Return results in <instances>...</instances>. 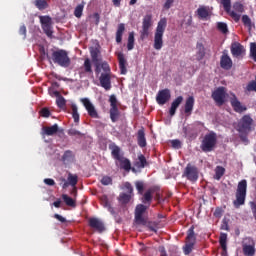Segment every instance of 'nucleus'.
<instances>
[{
  "label": "nucleus",
  "mask_w": 256,
  "mask_h": 256,
  "mask_svg": "<svg viewBox=\"0 0 256 256\" xmlns=\"http://www.w3.org/2000/svg\"><path fill=\"white\" fill-rule=\"evenodd\" d=\"M165 29H167V18H161L154 33L153 47L156 51L163 49V35H165Z\"/></svg>",
  "instance_id": "obj_1"
},
{
  "label": "nucleus",
  "mask_w": 256,
  "mask_h": 256,
  "mask_svg": "<svg viewBox=\"0 0 256 256\" xmlns=\"http://www.w3.org/2000/svg\"><path fill=\"white\" fill-rule=\"evenodd\" d=\"M47 57L56 65L64 67V69H67L71 65V58H69V54L63 49L53 51L51 57L49 58V55Z\"/></svg>",
  "instance_id": "obj_2"
},
{
  "label": "nucleus",
  "mask_w": 256,
  "mask_h": 256,
  "mask_svg": "<svg viewBox=\"0 0 256 256\" xmlns=\"http://www.w3.org/2000/svg\"><path fill=\"white\" fill-rule=\"evenodd\" d=\"M109 149L111 150V155L113 159H115V161H118V163L120 164V169H124V171H129L131 169V160L121 155V148L113 144L109 146Z\"/></svg>",
  "instance_id": "obj_3"
},
{
  "label": "nucleus",
  "mask_w": 256,
  "mask_h": 256,
  "mask_svg": "<svg viewBox=\"0 0 256 256\" xmlns=\"http://www.w3.org/2000/svg\"><path fill=\"white\" fill-rule=\"evenodd\" d=\"M217 147V133L210 131L201 141L200 149L203 153H211Z\"/></svg>",
  "instance_id": "obj_4"
},
{
  "label": "nucleus",
  "mask_w": 256,
  "mask_h": 256,
  "mask_svg": "<svg viewBox=\"0 0 256 256\" xmlns=\"http://www.w3.org/2000/svg\"><path fill=\"white\" fill-rule=\"evenodd\" d=\"M245 199H247V180L243 179L238 183L236 189V199L233 201L234 207L239 209L241 205H245Z\"/></svg>",
  "instance_id": "obj_5"
},
{
  "label": "nucleus",
  "mask_w": 256,
  "mask_h": 256,
  "mask_svg": "<svg viewBox=\"0 0 256 256\" xmlns=\"http://www.w3.org/2000/svg\"><path fill=\"white\" fill-rule=\"evenodd\" d=\"M195 243H197V234L195 233V226L192 225L187 230L186 244L183 247L184 255H191Z\"/></svg>",
  "instance_id": "obj_6"
},
{
  "label": "nucleus",
  "mask_w": 256,
  "mask_h": 256,
  "mask_svg": "<svg viewBox=\"0 0 256 256\" xmlns=\"http://www.w3.org/2000/svg\"><path fill=\"white\" fill-rule=\"evenodd\" d=\"M182 177H186L188 181L195 183L199 179V168L191 163L187 164Z\"/></svg>",
  "instance_id": "obj_7"
},
{
  "label": "nucleus",
  "mask_w": 256,
  "mask_h": 256,
  "mask_svg": "<svg viewBox=\"0 0 256 256\" xmlns=\"http://www.w3.org/2000/svg\"><path fill=\"white\" fill-rule=\"evenodd\" d=\"M153 27V15L146 14L142 20V31H140V39L144 41L149 37V29Z\"/></svg>",
  "instance_id": "obj_8"
},
{
  "label": "nucleus",
  "mask_w": 256,
  "mask_h": 256,
  "mask_svg": "<svg viewBox=\"0 0 256 256\" xmlns=\"http://www.w3.org/2000/svg\"><path fill=\"white\" fill-rule=\"evenodd\" d=\"M253 125V118L250 115H244L238 122L239 133H251V127Z\"/></svg>",
  "instance_id": "obj_9"
},
{
  "label": "nucleus",
  "mask_w": 256,
  "mask_h": 256,
  "mask_svg": "<svg viewBox=\"0 0 256 256\" xmlns=\"http://www.w3.org/2000/svg\"><path fill=\"white\" fill-rule=\"evenodd\" d=\"M41 27L47 37H53V20L50 16H39Z\"/></svg>",
  "instance_id": "obj_10"
},
{
  "label": "nucleus",
  "mask_w": 256,
  "mask_h": 256,
  "mask_svg": "<svg viewBox=\"0 0 256 256\" xmlns=\"http://www.w3.org/2000/svg\"><path fill=\"white\" fill-rule=\"evenodd\" d=\"M227 97V90L225 87H218L215 91L212 92V99L215 101L216 105H225V99Z\"/></svg>",
  "instance_id": "obj_11"
},
{
  "label": "nucleus",
  "mask_w": 256,
  "mask_h": 256,
  "mask_svg": "<svg viewBox=\"0 0 256 256\" xmlns=\"http://www.w3.org/2000/svg\"><path fill=\"white\" fill-rule=\"evenodd\" d=\"M149 209V206L145 204H138L135 208V222L137 225H147V220L143 217L145 211Z\"/></svg>",
  "instance_id": "obj_12"
},
{
  "label": "nucleus",
  "mask_w": 256,
  "mask_h": 256,
  "mask_svg": "<svg viewBox=\"0 0 256 256\" xmlns=\"http://www.w3.org/2000/svg\"><path fill=\"white\" fill-rule=\"evenodd\" d=\"M242 251L245 256H255V241L252 238H245L242 242Z\"/></svg>",
  "instance_id": "obj_13"
},
{
  "label": "nucleus",
  "mask_w": 256,
  "mask_h": 256,
  "mask_svg": "<svg viewBox=\"0 0 256 256\" xmlns=\"http://www.w3.org/2000/svg\"><path fill=\"white\" fill-rule=\"evenodd\" d=\"M220 1L224 7V11L231 17V19H233V21H235V23H239V21H241V15L231 10V0Z\"/></svg>",
  "instance_id": "obj_14"
},
{
  "label": "nucleus",
  "mask_w": 256,
  "mask_h": 256,
  "mask_svg": "<svg viewBox=\"0 0 256 256\" xmlns=\"http://www.w3.org/2000/svg\"><path fill=\"white\" fill-rule=\"evenodd\" d=\"M78 75L80 79L87 77V75H93V64H91V59L86 58L84 60L83 67L80 68Z\"/></svg>",
  "instance_id": "obj_15"
},
{
  "label": "nucleus",
  "mask_w": 256,
  "mask_h": 256,
  "mask_svg": "<svg viewBox=\"0 0 256 256\" xmlns=\"http://www.w3.org/2000/svg\"><path fill=\"white\" fill-rule=\"evenodd\" d=\"M81 103H83L88 115L92 117V119H99V113H97L95 106L88 98H82Z\"/></svg>",
  "instance_id": "obj_16"
},
{
  "label": "nucleus",
  "mask_w": 256,
  "mask_h": 256,
  "mask_svg": "<svg viewBox=\"0 0 256 256\" xmlns=\"http://www.w3.org/2000/svg\"><path fill=\"white\" fill-rule=\"evenodd\" d=\"M169 99H171V90L167 88L160 90L156 96V101L158 105H165V103H167Z\"/></svg>",
  "instance_id": "obj_17"
},
{
  "label": "nucleus",
  "mask_w": 256,
  "mask_h": 256,
  "mask_svg": "<svg viewBox=\"0 0 256 256\" xmlns=\"http://www.w3.org/2000/svg\"><path fill=\"white\" fill-rule=\"evenodd\" d=\"M88 224L92 229H96L98 233H103V231H105V224H103L99 218H90Z\"/></svg>",
  "instance_id": "obj_18"
},
{
  "label": "nucleus",
  "mask_w": 256,
  "mask_h": 256,
  "mask_svg": "<svg viewBox=\"0 0 256 256\" xmlns=\"http://www.w3.org/2000/svg\"><path fill=\"white\" fill-rule=\"evenodd\" d=\"M230 103H231V106L234 109L235 113H243L247 110V107L243 106L241 104V101H239V99H237V96H235V94L230 99Z\"/></svg>",
  "instance_id": "obj_19"
},
{
  "label": "nucleus",
  "mask_w": 256,
  "mask_h": 256,
  "mask_svg": "<svg viewBox=\"0 0 256 256\" xmlns=\"http://www.w3.org/2000/svg\"><path fill=\"white\" fill-rule=\"evenodd\" d=\"M157 191L156 187L149 188L142 196L141 201L144 205L148 207L151 206V202L153 201V193Z\"/></svg>",
  "instance_id": "obj_20"
},
{
  "label": "nucleus",
  "mask_w": 256,
  "mask_h": 256,
  "mask_svg": "<svg viewBox=\"0 0 256 256\" xmlns=\"http://www.w3.org/2000/svg\"><path fill=\"white\" fill-rule=\"evenodd\" d=\"M205 55H207V49L205 48V44L203 42L196 43V60L203 61L205 59Z\"/></svg>",
  "instance_id": "obj_21"
},
{
  "label": "nucleus",
  "mask_w": 256,
  "mask_h": 256,
  "mask_svg": "<svg viewBox=\"0 0 256 256\" xmlns=\"http://www.w3.org/2000/svg\"><path fill=\"white\" fill-rule=\"evenodd\" d=\"M220 67L225 69V71H229L231 67H233V60L227 54H223L220 58Z\"/></svg>",
  "instance_id": "obj_22"
},
{
  "label": "nucleus",
  "mask_w": 256,
  "mask_h": 256,
  "mask_svg": "<svg viewBox=\"0 0 256 256\" xmlns=\"http://www.w3.org/2000/svg\"><path fill=\"white\" fill-rule=\"evenodd\" d=\"M99 81L103 89H105L106 91H109L111 89V74H101Z\"/></svg>",
  "instance_id": "obj_23"
},
{
  "label": "nucleus",
  "mask_w": 256,
  "mask_h": 256,
  "mask_svg": "<svg viewBox=\"0 0 256 256\" xmlns=\"http://www.w3.org/2000/svg\"><path fill=\"white\" fill-rule=\"evenodd\" d=\"M231 53H232L233 57H241V55H243V53H245V47H243V45H241V43L234 42L231 45Z\"/></svg>",
  "instance_id": "obj_24"
},
{
  "label": "nucleus",
  "mask_w": 256,
  "mask_h": 256,
  "mask_svg": "<svg viewBox=\"0 0 256 256\" xmlns=\"http://www.w3.org/2000/svg\"><path fill=\"white\" fill-rule=\"evenodd\" d=\"M117 57L121 75H127V60L125 59V54H123V52H120L118 53Z\"/></svg>",
  "instance_id": "obj_25"
},
{
  "label": "nucleus",
  "mask_w": 256,
  "mask_h": 256,
  "mask_svg": "<svg viewBox=\"0 0 256 256\" xmlns=\"http://www.w3.org/2000/svg\"><path fill=\"white\" fill-rule=\"evenodd\" d=\"M56 133H59L58 124H54L52 126H44L42 128V135H47L48 137H52L53 135H56Z\"/></svg>",
  "instance_id": "obj_26"
},
{
  "label": "nucleus",
  "mask_w": 256,
  "mask_h": 256,
  "mask_svg": "<svg viewBox=\"0 0 256 256\" xmlns=\"http://www.w3.org/2000/svg\"><path fill=\"white\" fill-rule=\"evenodd\" d=\"M193 107H195V98L193 96H189L186 99V102L184 105V113L186 115H191V113H193Z\"/></svg>",
  "instance_id": "obj_27"
},
{
  "label": "nucleus",
  "mask_w": 256,
  "mask_h": 256,
  "mask_svg": "<svg viewBox=\"0 0 256 256\" xmlns=\"http://www.w3.org/2000/svg\"><path fill=\"white\" fill-rule=\"evenodd\" d=\"M137 143L141 149L147 147V138H145V129L141 128L137 132Z\"/></svg>",
  "instance_id": "obj_28"
},
{
  "label": "nucleus",
  "mask_w": 256,
  "mask_h": 256,
  "mask_svg": "<svg viewBox=\"0 0 256 256\" xmlns=\"http://www.w3.org/2000/svg\"><path fill=\"white\" fill-rule=\"evenodd\" d=\"M134 167H136V169H145V167H149V162L147 161V158H145V155H138L137 160L134 162Z\"/></svg>",
  "instance_id": "obj_29"
},
{
  "label": "nucleus",
  "mask_w": 256,
  "mask_h": 256,
  "mask_svg": "<svg viewBox=\"0 0 256 256\" xmlns=\"http://www.w3.org/2000/svg\"><path fill=\"white\" fill-rule=\"evenodd\" d=\"M181 103H183V96H178L176 99L173 100L169 110L170 117L175 116V113H177V108L179 107V105H181Z\"/></svg>",
  "instance_id": "obj_30"
},
{
  "label": "nucleus",
  "mask_w": 256,
  "mask_h": 256,
  "mask_svg": "<svg viewBox=\"0 0 256 256\" xmlns=\"http://www.w3.org/2000/svg\"><path fill=\"white\" fill-rule=\"evenodd\" d=\"M219 244L222 248L221 256H227V233L220 234Z\"/></svg>",
  "instance_id": "obj_31"
},
{
  "label": "nucleus",
  "mask_w": 256,
  "mask_h": 256,
  "mask_svg": "<svg viewBox=\"0 0 256 256\" xmlns=\"http://www.w3.org/2000/svg\"><path fill=\"white\" fill-rule=\"evenodd\" d=\"M197 15L200 19H207L209 17V7L207 6H200L197 9Z\"/></svg>",
  "instance_id": "obj_32"
},
{
  "label": "nucleus",
  "mask_w": 256,
  "mask_h": 256,
  "mask_svg": "<svg viewBox=\"0 0 256 256\" xmlns=\"http://www.w3.org/2000/svg\"><path fill=\"white\" fill-rule=\"evenodd\" d=\"M123 33H125V24L120 23L116 31V43L123 41Z\"/></svg>",
  "instance_id": "obj_33"
},
{
  "label": "nucleus",
  "mask_w": 256,
  "mask_h": 256,
  "mask_svg": "<svg viewBox=\"0 0 256 256\" xmlns=\"http://www.w3.org/2000/svg\"><path fill=\"white\" fill-rule=\"evenodd\" d=\"M121 113L119 112V108H110V119L112 123H117L119 121Z\"/></svg>",
  "instance_id": "obj_34"
},
{
  "label": "nucleus",
  "mask_w": 256,
  "mask_h": 256,
  "mask_svg": "<svg viewBox=\"0 0 256 256\" xmlns=\"http://www.w3.org/2000/svg\"><path fill=\"white\" fill-rule=\"evenodd\" d=\"M242 23L244 27L248 29V31H251L253 29V21H251V18L248 15H243L242 16Z\"/></svg>",
  "instance_id": "obj_35"
},
{
  "label": "nucleus",
  "mask_w": 256,
  "mask_h": 256,
  "mask_svg": "<svg viewBox=\"0 0 256 256\" xmlns=\"http://www.w3.org/2000/svg\"><path fill=\"white\" fill-rule=\"evenodd\" d=\"M135 47V32H130L128 36L127 49L128 51H133Z\"/></svg>",
  "instance_id": "obj_36"
},
{
  "label": "nucleus",
  "mask_w": 256,
  "mask_h": 256,
  "mask_svg": "<svg viewBox=\"0 0 256 256\" xmlns=\"http://www.w3.org/2000/svg\"><path fill=\"white\" fill-rule=\"evenodd\" d=\"M75 155H73V151L66 150L62 156L63 163H69L70 161H73Z\"/></svg>",
  "instance_id": "obj_37"
},
{
  "label": "nucleus",
  "mask_w": 256,
  "mask_h": 256,
  "mask_svg": "<svg viewBox=\"0 0 256 256\" xmlns=\"http://www.w3.org/2000/svg\"><path fill=\"white\" fill-rule=\"evenodd\" d=\"M34 5L39 9V11H43L49 7L47 0H35Z\"/></svg>",
  "instance_id": "obj_38"
},
{
  "label": "nucleus",
  "mask_w": 256,
  "mask_h": 256,
  "mask_svg": "<svg viewBox=\"0 0 256 256\" xmlns=\"http://www.w3.org/2000/svg\"><path fill=\"white\" fill-rule=\"evenodd\" d=\"M225 175V168L222 166H217L215 168V176L214 179H216V181L221 180V177H223Z\"/></svg>",
  "instance_id": "obj_39"
},
{
  "label": "nucleus",
  "mask_w": 256,
  "mask_h": 256,
  "mask_svg": "<svg viewBox=\"0 0 256 256\" xmlns=\"http://www.w3.org/2000/svg\"><path fill=\"white\" fill-rule=\"evenodd\" d=\"M78 181H79V177L76 174L75 175L71 173L68 174V183L69 185H71V187H75Z\"/></svg>",
  "instance_id": "obj_40"
},
{
  "label": "nucleus",
  "mask_w": 256,
  "mask_h": 256,
  "mask_svg": "<svg viewBox=\"0 0 256 256\" xmlns=\"http://www.w3.org/2000/svg\"><path fill=\"white\" fill-rule=\"evenodd\" d=\"M217 29L218 31H220V33H223L224 35H227V33H229V28L227 27V24L225 22H218Z\"/></svg>",
  "instance_id": "obj_41"
},
{
  "label": "nucleus",
  "mask_w": 256,
  "mask_h": 256,
  "mask_svg": "<svg viewBox=\"0 0 256 256\" xmlns=\"http://www.w3.org/2000/svg\"><path fill=\"white\" fill-rule=\"evenodd\" d=\"M62 199L68 207H75V200H73V198L69 197L67 194H63Z\"/></svg>",
  "instance_id": "obj_42"
},
{
  "label": "nucleus",
  "mask_w": 256,
  "mask_h": 256,
  "mask_svg": "<svg viewBox=\"0 0 256 256\" xmlns=\"http://www.w3.org/2000/svg\"><path fill=\"white\" fill-rule=\"evenodd\" d=\"M233 9H234V13H237V15H240V17H241V13L245 11L243 4H241L240 2L234 3Z\"/></svg>",
  "instance_id": "obj_43"
},
{
  "label": "nucleus",
  "mask_w": 256,
  "mask_h": 256,
  "mask_svg": "<svg viewBox=\"0 0 256 256\" xmlns=\"http://www.w3.org/2000/svg\"><path fill=\"white\" fill-rule=\"evenodd\" d=\"M71 109H72V117L74 119V123H79L80 116L77 109V105L72 104Z\"/></svg>",
  "instance_id": "obj_44"
},
{
  "label": "nucleus",
  "mask_w": 256,
  "mask_h": 256,
  "mask_svg": "<svg viewBox=\"0 0 256 256\" xmlns=\"http://www.w3.org/2000/svg\"><path fill=\"white\" fill-rule=\"evenodd\" d=\"M131 195L132 194H126V193H121L119 195V201L123 203V205H127L129 201H131Z\"/></svg>",
  "instance_id": "obj_45"
},
{
  "label": "nucleus",
  "mask_w": 256,
  "mask_h": 256,
  "mask_svg": "<svg viewBox=\"0 0 256 256\" xmlns=\"http://www.w3.org/2000/svg\"><path fill=\"white\" fill-rule=\"evenodd\" d=\"M56 105L59 107V109H65L67 100H65V97L60 96L59 98H56Z\"/></svg>",
  "instance_id": "obj_46"
},
{
  "label": "nucleus",
  "mask_w": 256,
  "mask_h": 256,
  "mask_svg": "<svg viewBox=\"0 0 256 256\" xmlns=\"http://www.w3.org/2000/svg\"><path fill=\"white\" fill-rule=\"evenodd\" d=\"M83 9H84L83 4H79L76 6L74 10V15L77 17V19H81V17L83 16Z\"/></svg>",
  "instance_id": "obj_47"
},
{
  "label": "nucleus",
  "mask_w": 256,
  "mask_h": 256,
  "mask_svg": "<svg viewBox=\"0 0 256 256\" xmlns=\"http://www.w3.org/2000/svg\"><path fill=\"white\" fill-rule=\"evenodd\" d=\"M102 71H104L101 75H111V67L109 66V63L103 62L100 65Z\"/></svg>",
  "instance_id": "obj_48"
},
{
  "label": "nucleus",
  "mask_w": 256,
  "mask_h": 256,
  "mask_svg": "<svg viewBox=\"0 0 256 256\" xmlns=\"http://www.w3.org/2000/svg\"><path fill=\"white\" fill-rule=\"evenodd\" d=\"M91 59L93 63L99 62V49L95 48L90 51Z\"/></svg>",
  "instance_id": "obj_49"
},
{
  "label": "nucleus",
  "mask_w": 256,
  "mask_h": 256,
  "mask_svg": "<svg viewBox=\"0 0 256 256\" xmlns=\"http://www.w3.org/2000/svg\"><path fill=\"white\" fill-rule=\"evenodd\" d=\"M135 187L138 191V194L143 195V191H145V184L143 183V181H136Z\"/></svg>",
  "instance_id": "obj_50"
},
{
  "label": "nucleus",
  "mask_w": 256,
  "mask_h": 256,
  "mask_svg": "<svg viewBox=\"0 0 256 256\" xmlns=\"http://www.w3.org/2000/svg\"><path fill=\"white\" fill-rule=\"evenodd\" d=\"M250 57L253 59V61L256 62V43L252 42L250 44Z\"/></svg>",
  "instance_id": "obj_51"
},
{
  "label": "nucleus",
  "mask_w": 256,
  "mask_h": 256,
  "mask_svg": "<svg viewBox=\"0 0 256 256\" xmlns=\"http://www.w3.org/2000/svg\"><path fill=\"white\" fill-rule=\"evenodd\" d=\"M39 113L45 119L51 117V110H49L47 107L42 108Z\"/></svg>",
  "instance_id": "obj_52"
},
{
  "label": "nucleus",
  "mask_w": 256,
  "mask_h": 256,
  "mask_svg": "<svg viewBox=\"0 0 256 256\" xmlns=\"http://www.w3.org/2000/svg\"><path fill=\"white\" fill-rule=\"evenodd\" d=\"M68 135H70V137H83V133L79 132V130H76L75 128L68 130Z\"/></svg>",
  "instance_id": "obj_53"
},
{
  "label": "nucleus",
  "mask_w": 256,
  "mask_h": 256,
  "mask_svg": "<svg viewBox=\"0 0 256 256\" xmlns=\"http://www.w3.org/2000/svg\"><path fill=\"white\" fill-rule=\"evenodd\" d=\"M109 101H110V109H115V108H118L117 107V97L115 95H111L110 98H109Z\"/></svg>",
  "instance_id": "obj_54"
},
{
  "label": "nucleus",
  "mask_w": 256,
  "mask_h": 256,
  "mask_svg": "<svg viewBox=\"0 0 256 256\" xmlns=\"http://www.w3.org/2000/svg\"><path fill=\"white\" fill-rule=\"evenodd\" d=\"M101 204L103 205V207H105L106 209L111 205V203L109 202V198H107L106 195L102 196L100 198Z\"/></svg>",
  "instance_id": "obj_55"
},
{
  "label": "nucleus",
  "mask_w": 256,
  "mask_h": 256,
  "mask_svg": "<svg viewBox=\"0 0 256 256\" xmlns=\"http://www.w3.org/2000/svg\"><path fill=\"white\" fill-rule=\"evenodd\" d=\"M19 35L22 36V39H27V27L25 25L20 26Z\"/></svg>",
  "instance_id": "obj_56"
},
{
  "label": "nucleus",
  "mask_w": 256,
  "mask_h": 256,
  "mask_svg": "<svg viewBox=\"0 0 256 256\" xmlns=\"http://www.w3.org/2000/svg\"><path fill=\"white\" fill-rule=\"evenodd\" d=\"M214 217L221 219L223 217V208L217 207L214 211Z\"/></svg>",
  "instance_id": "obj_57"
},
{
  "label": "nucleus",
  "mask_w": 256,
  "mask_h": 256,
  "mask_svg": "<svg viewBox=\"0 0 256 256\" xmlns=\"http://www.w3.org/2000/svg\"><path fill=\"white\" fill-rule=\"evenodd\" d=\"M101 183L102 185H111V183H113V179H111L109 176H104L101 179Z\"/></svg>",
  "instance_id": "obj_58"
},
{
  "label": "nucleus",
  "mask_w": 256,
  "mask_h": 256,
  "mask_svg": "<svg viewBox=\"0 0 256 256\" xmlns=\"http://www.w3.org/2000/svg\"><path fill=\"white\" fill-rule=\"evenodd\" d=\"M171 146L173 149H181V140L174 139L171 141Z\"/></svg>",
  "instance_id": "obj_59"
},
{
  "label": "nucleus",
  "mask_w": 256,
  "mask_h": 256,
  "mask_svg": "<svg viewBox=\"0 0 256 256\" xmlns=\"http://www.w3.org/2000/svg\"><path fill=\"white\" fill-rule=\"evenodd\" d=\"M124 189L128 194L133 195V186L129 182H125Z\"/></svg>",
  "instance_id": "obj_60"
},
{
  "label": "nucleus",
  "mask_w": 256,
  "mask_h": 256,
  "mask_svg": "<svg viewBox=\"0 0 256 256\" xmlns=\"http://www.w3.org/2000/svg\"><path fill=\"white\" fill-rule=\"evenodd\" d=\"M173 3H175V0H166V2L164 3V9L168 11V9H171V7L173 6Z\"/></svg>",
  "instance_id": "obj_61"
},
{
  "label": "nucleus",
  "mask_w": 256,
  "mask_h": 256,
  "mask_svg": "<svg viewBox=\"0 0 256 256\" xmlns=\"http://www.w3.org/2000/svg\"><path fill=\"white\" fill-rule=\"evenodd\" d=\"M54 219H57L60 223H67V219L59 214H54Z\"/></svg>",
  "instance_id": "obj_62"
},
{
  "label": "nucleus",
  "mask_w": 256,
  "mask_h": 256,
  "mask_svg": "<svg viewBox=\"0 0 256 256\" xmlns=\"http://www.w3.org/2000/svg\"><path fill=\"white\" fill-rule=\"evenodd\" d=\"M250 208H251L253 217L256 220V203L255 202H250Z\"/></svg>",
  "instance_id": "obj_63"
},
{
  "label": "nucleus",
  "mask_w": 256,
  "mask_h": 256,
  "mask_svg": "<svg viewBox=\"0 0 256 256\" xmlns=\"http://www.w3.org/2000/svg\"><path fill=\"white\" fill-rule=\"evenodd\" d=\"M44 183H45V185H48L49 187H53V185H55V180H53L51 178H46V179H44Z\"/></svg>",
  "instance_id": "obj_64"
}]
</instances>
